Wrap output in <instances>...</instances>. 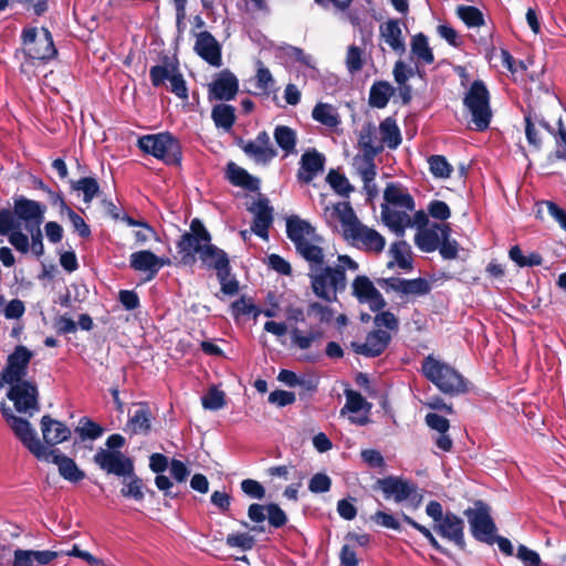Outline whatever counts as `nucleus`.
<instances>
[{"instance_id": "f257e3e1", "label": "nucleus", "mask_w": 566, "mask_h": 566, "mask_svg": "<svg viewBox=\"0 0 566 566\" xmlns=\"http://www.w3.org/2000/svg\"><path fill=\"white\" fill-rule=\"evenodd\" d=\"M286 235L310 264L308 279L314 295L326 303L337 302L338 294L347 287L346 273L344 266L324 265V250L318 245L323 238L316 229L307 220L292 214L286 219Z\"/></svg>"}, {"instance_id": "f03ea898", "label": "nucleus", "mask_w": 566, "mask_h": 566, "mask_svg": "<svg viewBox=\"0 0 566 566\" xmlns=\"http://www.w3.org/2000/svg\"><path fill=\"white\" fill-rule=\"evenodd\" d=\"M94 463L107 474H113L122 478L123 486L120 495L126 499H133L142 502L145 497L144 489L151 496L155 492L145 486L142 478L135 472L134 461L122 452H107L99 449L93 457Z\"/></svg>"}, {"instance_id": "7ed1b4c3", "label": "nucleus", "mask_w": 566, "mask_h": 566, "mask_svg": "<svg viewBox=\"0 0 566 566\" xmlns=\"http://www.w3.org/2000/svg\"><path fill=\"white\" fill-rule=\"evenodd\" d=\"M421 373L444 395L454 397L468 391V381L452 366L429 355L421 363Z\"/></svg>"}, {"instance_id": "20e7f679", "label": "nucleus", "mask_w": 566, "mask_h": 566, "mask_svg": "<svg viewBox=\"0 0 566 566\" xmlns=\"http://www.w3.org/2000/svg\"><path fill=\"white\" fill-rule=\"evenodd\" d=\"M138 148L161 160L166 166L181 167L182 147L179 139L169 132L143 135L137 140Z\"/></svg>"}, {"instance_id": "39448f33", "label": "nucleus", "mask_w": 566, "mask_h": 566, "mask_svg": "<svg viewBox=\"0 0 566 566\" xmlns=\"http://www.w3.org/2000/svg\"><path fill=\"white\" fill-rule=\"evenodd\" d=\"M138 148L161 160L166 166L181 167L182 147L179 139L169 132L143 135L137 140Z\"/></svg>"}, {"instance_id": "423d86ee", "label": "nucleus", "mask_w": 566, "mask_h": 566, "mask_svg": "<svg viewBox=\"0 0 566 566\" xmlns=\"http://www.w3.org/2000/svg\"><path fill=\"white\" fill-rule=\"evenodd\" d=\"M199 259L207 269L216 270L223 294L232 296L239 292V281L234 276L230 277L231 265L226 251L209 242L203 244Z\"/></svg>"}, {"instance_id": "0eeeda50", "label": "nucleus", "mask_w": 566, "mask_h": 566, "mask_svg": "<svg viewBox=\"0 0 566 566\" xmlns=\"http://www.w3.org/2000/svg\"><path fill=\"white\" fill-rule=\"evenodd\" d=\"M490 98V92L481 80L473 81L464 95L463 105L470 112L471 122L478 132H484L490 127L493 115Z\"/></svg>"}, {"instance_id": "6e6552de", "label": "nucleus", "mask_w": 566, "mask_h": 566, "mask_svg": "<svg viewBox=\"0 0 566 566\" xmlns=\"http://www.w3.org/2000/svg\"><path fill=\"white\" fill-rule=\"evenodd\" d=\"M212 237L203 222L195 218L190 222V231L180 235L176 242V249L180 256L179 263L182 265H193L197 255L203 250V244L211 242Z\"/></svg>"}, {"instance_id": "1a4fd4ad", "label": "nucleus", "mask_w": 566, "mask_h": 566, "mask_svg": "<svg viewBox=\"0 0 566 566\" xmlns=\"http://www.w3.org/2000/svg\"><path fill=\"white\" fill-rule=\"evenodd\" d=\"M21 40L24 55L29 60L48 61L57 53L53 36L46 28H42L41 33L34 27L25 28L22 31Z\"/></svg>"}, {"instance_id": "9d476101", "label": "nucleus", "mask_w": 566, "mask_h": 566, "mask_svg": "<svg viewBox=\"0 0 566 566\" xmlns=\"http://www.w3.org/2000/svg\"><path fill=\"white\" fill-rule=\"evenodd\" d=\"M463 514L468 518L472 536L481 543L493 545L496 525L490 514V506L478 500L474 507L465 509Z\"/></svg>"}, {"instance_id": "9b49d317", "label": "nucleus", "mask_w": 566, "mask_h": 566, "mask_svg": "<svg viewBox=\"0 0 566 566\" xmlns=\"http://www.w3.org/2000/svg\"><path fill=\"white\" fill-rule=\"evenodd\" d=\"M163 64L150 67L149 78L154 87L163 86L166 81L170 83V92L181 99L188 98V88L184 75L179 70L177 61H172L169 56L163 57Z\"/></svg>"}, {"instance_id": "f8f14e48", "label": "nucleus", "mask_w": 566, "mask_h": 566, "mask_svg": "<svg viewBox=\"0 0 566 566\" xmlns=\"http://www.w3.org/2000/svg\"><path fill=\"white\" fill-rule=\"evenodd\" d=\"M41 452L34 455L40 461L52 462L57 467L60 475L71 482L78 483L85 478V472L78 468L76 462L61 453L56 448H48L40 441Z\"/></svg>"}, {"instance_id": "ddd939ff", "label": "nucleus", "mask_w": 566, "mask_h": 566, "mask_svg": "<svg viewBox=\"0 0 566 566\" xmlns=\"http://www.w3.org/2000/svg\"><path fill=\"white\" fill-rule=\"evenodd\" d=\"M9 385L7 397L13 401L18 412L32 413V411L39 410V390L33 381L21 380Z\"/></svg>"}, {"instance_id": "4468645a", "label": "nucleus", "mask_w": 566, "mask_h": 566, "mask_svg": "<svg viewBox=\"0 0 566 566\" xmlns=\"http://www.w3.org/2000/svg\"><path fill=\"white\" fill-rule=\"evenodd\" d=\"M376 283L387 292L394 291L405 296H423L431 291V284L424 277H380L376 279Z\"/></svg>"}, {"instance_id": "2eb2a0df", "label": "nucleus", "mask_w": 566, "mask_h": 566, "mask_svg": "<svg viewBox=\"0 0 566 566\" xmlns=\"http://www.w3.org/2000/svg\"><path fill=\"white\" fill-rule=\"evenodd\" d=\"M32 352L23 345H18L14 350L8 356L7 364L2 368L3 380L7 384H14L17 381L25 380L28 367L32 359Z\"/></svg>"}, {"instance_id": "dca6fc26", "label": "nucleus", "mask_w": 566, "mask_h": 566, "mask_svg": "<svg viewBox=\"0 0 566 566\" xmlns=\"http://www.w3.org/2000/svg\"><path fill=\"white\" fill-rule=\"evenodd\" d=\"M1 413L12 429L14 436L33 455H38V453L41 452L40 440L36 438L31 423L27 419L13 415L9 407L3 409Z\"/></svg>"}, {"instance_id": "f3484780", "label": "nucleus", "mask_w": 566, "mask_h": 566, "mask_svg": "<svg viewBox=\"0 0 566 566\" xmlns=\"http://www.w3.org/2000/svg\"><path fill=\"white\" fill-rule=\"evenodd\" d=\"M239 92V80L229 69L216 74L212 82L208 84L209 101L229 102L235 98Z\"/></svg>"}, {"instance_id": "a211bd4d", "label": "nucleus", "mask_w": 566, "mask_h": 566, "mask_svg": "<svg viewBox=\"0 0 566 566\" xmlns=\"http://www.w3.org/2000/svg\"><path fill=\"white\" fill-rule=\"evenodd\" d=\"M352 294L359 303H367L371 312L381 311L387 306L382 294L366 275H357L353 280Z\"/></svg>"}, {"instance_id": "6ab92c4d", "label": "nucleus", "mask_w": 566, "mask_h": 566, "mask_svg": "<svg viewBox=\"0 0 566 566\" xmlns=\"http://www.w3.org/2000/svg\"><path fill=\"white\" fill-rule=\"evenodd\" d=\"M248 211L253 213V222L251 230L259 238L266 240L269 238V229L273 223V208L270 206V200L260 195L258 200L252 202Z\"/></svg>"}, {"instance_id": "aec40b11", "label": "nucleus", "mask_w": 566, "mask_h": 566, "mask_svg": "<svg viewBox=\"0 0 566 566\" xmlns=\"http://www.w3.org/2000/svg\"><path fill=\"white\" fill-rule=\"evenodd\" d=\"M390 342L391 335L387 331L376 328L367 334L365 343L352 342L350 347L355 354L374 358L380 356Z\"/></svg>"}, {"instance_id": "412c9836", "label": "nucleus", "mask_w": 566, "mask_h": 566, "mask_svg": "<svg viewBox=\"0 0 566 566\" xmlns=\"http://www.w3.org/2000/svg\"><path fill=\"white\" fill-rule=\"evenodd\" d=\"M45 210L42 203L23 196L13 199V213L18 220L25 223V229L34 224L41 226Z\"/></svg>"}, {"instance_id": "4be33fe9", "label": "nucleus", "mask_w": 566, "mask_h": 566, "mask_svg": "<svg viewBox=\"0 0 566 566\" xmlns=\"http://www.w3.org/2000/svg\"><path fill=\"white\" fill-rule=\"evenodd\" d=\"M238 145L245 155L258 163H268L276 156V151L271 145L270 136L265 130L260 132L255 140L245 142L240 138Z\"/></svg>"}, {"instance_id": "5701e85b", "label": "nucleus", "mask_w": 566, "mask_h": 566, "mask_svg": "<svg viewBox=\"0 0 566 566\" xmlns=\"http://www.w3.org/2000/svg\"><path fill=\"white\" fill-rule=\"evenodd\" d=\"M325 156L315 148L306 150L300 159L296 178L301 184H310L325 168Z\"/></svg>"}, {"instance_id": "b1692460", "label": "nucleus", "mask_w": 566, "mask_h": 566, "mask_svg": "<svg viewBox=\"0 0 566 566\" xmlns=\"http://www.w3.org/2000/svg\"><path fill=\"white\" fill-rule=\"evenodd\" d=\"M374 488L380 489L385 499L388 500L392 497L395 502L401 503L412 494L413 483L403 480L400 476L389 475L378 479Z\"/></svg>"}, {"instance_id": "393cba45", "label": "nucleus", "mask_w": 566, "mask_h": 566, "mask_svg": "<svg viewBox=\"0 0 566 566\" xmlns=\"http://www.w3.org/2000/svg\"><path fill=\"white\" fill-rule=\"evenodd\" d=\"M436 532L452 542L459 549H465L464 522L452 512H447L444 520L434 526Z\"/></svg>"}, {"instance_id": "a878e982", "label": "nucleus", "mask_w": 566, "mask_h": 566, "mask_svg": "<svg viewBox=\"0 0 566 566\" xmlns=\"http://www.w3.org/2000/svg\"><path fill=\"white\" fill-rule=\"evenodd\" d=\"M193 49L196 53L210 65L216 67L221 66V45L209 31H201L198 33Z\"/></svg>"}, {"instance_id": "bb28decb", "label": "nucleus", "mask_w": 566, "mask_h": 566, "mask_svg": "<svg viewBox=\"0 0 566 566\" xmlns=\"http://www.w3.org/2000/svg\"><path fill=\"white\" fill-rule=\"evenodd\" d=\"M40 423L44 446L48 448H54L56 444L63 443L71 438V429L62 421L53 419L50 415H44Z\"/></svg>"}, {"instance_id": "cd10ccee", "label": "nucleus", "mask_w": 566, "mask_h": 566, "mask_svg": "<svg viewBox=\"0 0 566 566\" xmlns=\"http://www.w3.org/2000/svg\"><path fill=\"white\" fill-rule=\"evenodd\" d=\"M346 240H352L353 244L364 249L365 251H373L380 253L386 245L385 238L375 229L360 224L352 233H348Z\"/></svg>"}, {"instance_id": "c85d7f7f", "label": "nucleus", "mask_w": 566, "mask_h": 566, "mask_svg": "<svg viewBox=\"0 0 566 566\" xmlns=\"http://www.w3.org/2000/svg\"><path fill=\"white\" fill-rule=\"evenodd\" d=\"M60 553L54 551H32L18 548L13 553L12 566H45Z\"/></svg>"}, {"instance_id": "c756f323", "label": "nucleus", "mask_w": 566, "mask_h": 566, "mask_svg": "<svg viewBox=\"0 0 566 566\" xmlns=\"http://www.w3.org/2000/svg\"><path fill=\"white\" fill-rule=\"evenodd\" d=\"M408 212L405 209L398 211L388 205H381V219L397 237H403L406 229L411 227V218Z\"/></svg>"}, {"instance_id": "7c9ffc66", "label": "nucleus", "mask_w": 566, "mask_h": 566, "mask_svg": "<svg viewBox=\"0 0 566 566\" xmlns=\"http://www.w3.org/2000/svg\"><path fill=\"white\" fill-rule=\"evenodd\" d=\"M384 205H388L391 208H401L405 209L406 211L415 210V200L412 196L408 191H406L399 184H387L384 190Z\"/></svg>"}, {"instance_id": "2f4dec72", "label": "nucleus", "mask_w": 566, "mask_h": 566, "mask_svg": "<svg viewBox=\"0 0 566 566\" xmlns=\"http://www.w3.org/2000/svg\"><path fill=\"white\" fill-rule=\"evenodd\" d=\"M377 140V130L376 126L373 123H366L360 132L358 137V146L363 150L364 158L370 159L371 156H377L384 150V145L381 143H376Z\"/></svg>"}, {"instance_id": "473e14b6", "label": "nucleus", "mask_w": 566, "mask_h": 566, "mask_svg": "<svg viewBox=\"0 0 566 566\" xmlns=\"http://www.w3.org/2000/svg\"><path fill=\"white\" fill-rule=\"evenodd\" d=\"M380 36L398 54L406 51L400 22L397 19H389L380 25Z\"/></svg>"}, {"instance_id": "72a5a7b5", "label": "nucleus", "mask_w": 566, "mask_h": 566, "mask_svg": "<svg viewBox=\"0 0 566 566\" xmlns=\"http://www.w3.org/2000/svg\"><path fill=\"white\" fill-rule=\"evenodd\" d=\"M227 178L233 186L249 191H256L260 187L258 178L251 176L245 169L232 161L227 165Z\"/></svg>"}, {"instance_id": "f704fd0d", "label": "nucleus", "mask_w": 566, "mask_h": 566, "mask_svg": "<svg viewBox=\"0 0 566 566\" xmlns=\"http://www.w3.org/2000/svg\"><path fill=\"white\" fill-rule=\"evenodd\" d=\"M334 214L343 226L344 238H348V233H352L361 223L359 222L352 205L349 201L337 202L333 207Z\"/></svg>"}, {"instance_id": "c9c22d12", "label": "nucleus", "mask_w": 566, "mask_h": 566, "mask_svg": "<svg viewBox=\"0 0 566 566\" xmlns=\"http://www.w3.org/2000/svg\"><path fill=\"white\" fill-rule=\"evenodd\" d=\"M157 255L150 250H140L130 254L129 265L133 270L147 272V280L156 277Z\"/></svg>"}, {"instance_id": "e433bc0d", "label": "nucleus", "mask_w": 566, "mask_h": 566, "mask_svg": "<svg viewBox=\"0 0 566 566\" xmlns=\"http://www.w3.org/2000/svg\"><path fill=\"white\" fill-rule=\"evenodd\" d=\"M437 223H433L430 228L420 229L415 235V244L422 252L430 253L434 252L441 241V232L439 228H436Z\"/></svg>"}, {"instance_id": "4c0bfd02", "label": "nucleus", "mask_w": 566, "mask_h": 566, "mask_svg": "<svg viewBox=\"0 0 566 566\" xmlns=\"http://www.w3.org/2000/svg\"><path fill=\"white\" fill-rule=\"evenodd\" d=\"M153 415L147 402H139L138 409L129 417L127 424L132 427L133 433L148 434L151 430Z\"/></svg>"}, {"instance_id": "58836bf2", "label": "nucleus", "mask_w": 566, "mask_h": 566, "mask_svg": "<svg viewBox=\"0 0 566 566\" xmlns=\"http://www.w3.org/2000/svg\"><path fill=\"white\" fill-rule=\"evenodd\" d=\"M380 140L389 149H396L401 144V134L397 122L392 117H386L379 124Z\"/></svg>"}, {"instance_id": "ea45409f", "label": "nucleus", "mask_w": 566, "mask_h": 566, "mask_svg": "<svg viewBox=\"0 0 566 566\" xmlns=\"http://www.w3.org/2000/svg\"><path fill=\"white\" fill-rule=\"evenodd\" d=\"M390 253L394 261H389L387 266L389 269L397 264L400 269L411 271L413 269L410 245L403 241H396L390 247Z\"/></svg>"}, {"instance_id": "a19ab883", "label": "nucleus", "mask_w": 566, "mask_h": 566, "mask_svg": "<svg viewBox=\"0 0 566 566\" xmlns=\"http://www.w3.org/2000/svg\"><path fill=\"white\" fill-rule=\"evenodd\" d=\"M211 118L217 128H222L226 132H229L232 129L237 119L235 108L230 104H217L212 107Z\"/></svg>"}, {"instance_id": "79ce46f5", "label": "nucleus", "mask_w": 566, "mask_h": 566, "mask_svg": "<svg viewBox=\"0 0 566 566\" xmlns=\"http://www.w3.org/2000/svg\"><path fill=\"white\" fill-rule=\"evenodd\" d=\"M441 232V241L439 245V253L444 260H454L459 254V243L455 239H451V227L449 223L436 224Z\"/></svg>"}, {"instance_id": "37998d69", "label": "nucleus", "mask_w": 566, "mask_h": 566, "mask_svg": "<svg viewBox=\"0 0 566 566\" xmlns=\"http://www.w3.org/2000/svg\"><path fill=\"white\" fill-rule=\"evenodd\" d=\"M394 94V87L386 81H376L369 91L368 103L375 108H385Z\"/></svg>"}, {"instance_id": "c03bdc74", "label": "nucleus", "mask_w": 566, "mask_h": 566, "mask_svg": "<svg viewBox=\"0 0 566 566\" xmlns=\"http://www.w3.org/2000/svg\"><path fill=\"white\" fill-rule=\"evenodd\" d=\"M274 140L277 146L285 151L286 155L295 151L296 147V132L285 125H277L273 132Z\"/></svg>"}, {"instance_id": "a18cd8bd", "label": "nucleus", "mask_w": 566, "mask_h": 566, "mask_svg": "<svg viewBox=\"0 0 566 566\" xmlns=\"http://www.w3.org/2000/svg\"><path fill=\"white\" fill-rule=\"evenodd\" d=\"M524 130L530 147L535 151H539L543 146V140L536 125V114H533L532 111L524 113Z\"/></svg>"}, {"instance_id": "49530a36", "label": "nucleus", "mask_w": 566, "mask_h": 566, "mask_svg": "<svg viewBox=\"0 0 566 566\" xmlns=\"http://www.w3.org/2000/svg\"><path fill=\"white\" fill-rule=\"evenodd\" d=\"M544 208L547 213L566 231V210L559 207L554 201L543 200L536 205L535 217L538 220H544Z\"/></svg>"}, {"instance_id": "de8ad7c7", "label": "nucleus", "mask_w": 566, "mask_h": 566, "mask_svg": "<svg viewBox=\"0 0 566 566\" xmlns=\"http://www.w3.org/2000/svg\"><path fill=\"white\" fill-rule=\"evenodd\" d=\"M312 117L314 120L331 128L338 126L340 123L335 108L327 103H317L312 111Z\"/></svg>"}, {"instance_id": "09e8293b", "label": "nucleus", "mask_w": 566, "mask_h": 566, "mask_svg": "<svg viewBox=\"0 0 566 566\" xmlns=\"http://www.w3.org/2000/svg\"><path fill=\"white\" fill-rule=\"evenodd\" d=\"M411 53L417 56L418 60L426 64H432L434 62V55L429 46L428 36L422 32L417 33L411 39Z\"/></svg>"}, {"instance_id": "8fccbe9b", "label": "nucleus", "mask_w": 566, "mask_h": 566, "mask_svg": "<svg viewBox=\"0 0 566 566\" xmlns=\"http://www.w3.org/2000/svg\"><path fill=\"white\" fill-rule=\"evenodd\" d=\"M256 65L254 83V87L258 90L256 94L269 95L274 90L275 81L270 70L261 61H258Z\"/></svg>"}, {"instance_id": "3c124183", "label": "nucleus", "mask_w": 566, "mask_h": 566, "mask_svg": "<svg viewBox=\"0 0 566 566\" xmlns=\"http://www.w3.org/2000/svg\"><path fill=\"white\" fill-rule=\"evenodd\" d=\"M74 431L80 436L82 441L96 440L104 433V428L90 417L84 416L80 418L78 426Z\"/></svg>"}, {"instance_id": "603ef678", "label": "nucleus", "mask_w": 566, "mask_h": 566, "mask_svg": "<svg viewBox=\"0 0 566 566\" xmlns=\"http://www.w3.org/2000/svg\"><path fill=\"white\" fill-rule=\"evenodd\" d=\"M457 14L468 28H479L485 23L483 12L474 6L460 4Z\"/></svg>"}, {"instance_id": "864d4df0", "label": "nucleus", "mask_w": 566, "mask_h": 566, "mask_svg": "<svg viewBox=\"0 0 566 566\" xmlns=\"http://www.w3.org/2000/svg\"><path fill=\"white\" fill-rule=\"evenodd\" d=\"M72 189L83 192L84 202H91L95 197L101 193L99 185L93 177H83L76 181H72Z\"/></svg>"}, {"instance_id": "5fc2aeb1", "label": "nucleus", "mask_w": 566, "mask_h": 566, "mask_svg": "<svg viewBox=\"0 0 566 566\" xmlns=\"http://www.w3.org/2000/svg\"><path fill=\"white\" fill-rule=\"evenodd\" d=\"M290 333L292 343L303 350L308 349L315 340L323 337V331L319 328L311 329L306 335H304L298 327H292Z\"/></svg>"}, {"instance_id": "6e6d98bb", "label": "nucleus", "mask_w": 566, "mask_h": 566, "mask_svg": "<svg viewBox=\"0 0 566 566\" xmlns=\"http://www.w3.org/2000/svg\"><path fill=\"white\" fill-rule=\"evenodd\" d=\"M290 333L292 343L303 350L308 349L315 340L323 337V331L319 328L311 329L306 335H304L298 327H292Z\"/></svg>"}, {"instance_id": "4d7b16f0", "label": "nucleus", "mask_w": 566, "mask_h": 566, "mask_svg": "<svg viewBox=\"0 0 566 566\" xmlns=\"http://www.w3.org/2000/svg\"><path fill=\"white\" fill-rule=\"evenodd\" d=\"M326 181L333 188L335 192L340 196L348 197L354 187L350 185L345 175L340 174L335 169H331L326 176Z\"/></svg>"}, {"instance_id": "13d9d810", "label": "nucleus", "mask_w": 566, "mask_h": 566, "mask_svg": "<svg viewBox=\"0 0 566 566\" xmlns=\"http://www.w3.org/2000/svg\"><path fill=\"white\" fill-rule=\"evenodd\" d=\"M430 172L437 178H449L453 171L452 166L442 155H431L428 158Z\"/></svg>"}, {"instance_id": "bf43d9fd", "label": "nucleus", "mask_w": 566, "mask_h": 566, "mask_svg": "<svg viewBox=\"0 0 566 566\" xmlns=\"http://www.w3.org/2000/svg\"><path fill=\"white\" fill-rule=\"evenodd\" d=\"M365 64L364 50L352 44L347 49L346 67L350 74H355L363 70Z\"/></svg>"}, {"instance_id": "052dcab7", "label": "nucleus", "mask_w": 566, "mask_h": 566, "mask_svg": "<svg viewBox=\"0 0 566 566\" xmlns=\"http://www.w3.org/2000/svg\"><path fill=\"white\" fill-rule=\"evenodd\" d=\"M401 518L405 523H407L408 525H410L411 527L417 530L419 533H421L433 549H436L437 552L443 553V554L446 553L444 548L439 544V542L432 535V533L429 528L419 524L417 521H415L412 517H410L409 515H407L405 513L401 514Z\"/></svg>"}, {"instance_id": "680f3d73", "label": "nucleus", "mask_w": 566, "mask_h": 566, "mask_svg": "<svg viewBox=\"0 0 566 566\" xmlns=\"http://www.w3.org/2000/svg\"><path fill=\"white\" fill-rule=\"evenodd\" d=\"M202 406L208 410H219L226 405V395L222 390L214 387L209 389L208 394L201 399Z\"/></svg>"}, {"instance_id": "e2e57ef3", "label": "nucleus", "mask_w": 566, "mask_h": 566, "mask_svg": "<svg viewBox=\"0 0 566 566\" xmlns=\"http://www.w3.org/2000/svg\"><path fill=\"white\" fill-rule=\"evenodd\" d=\"M226 543L229 547H239L245 552L254 547L255 539L248 533H232L227 536Z\"/></svg>"}, {"instance_id": "0e129e2a", "label": "nucleus", "mask_w": 566, "mask_h": 566, "mask_svg": "<svg viewBox=\"0 0 566 566\" xmlns=\"http://www.w3.org/2000/svg\"><path fill=\"white\" fill-rule=\"evenodd\" d=\"M346 405L345 408L350 412H359L363 409L369 410L370 403L361 396L360 392L348 389L345 391Z\"/></svg>"}, {"instance_id": "69168bd1", "label": "nucleus", "mask_w": 566, "mask_h": 566, "mask_svg": "<svg viewBox=\"0 0 566 566\" xmlns=\"http://www.w3.org/2000/svg\"><path fill=\"white\" fill-rule=\"evenodd\" d=\"M374 324L377 328L386 327L389 331L399 329V319L390 311H378L375 312Z\"/></svg>"}, {"instance_id": "338daca9", "label": "nucleus", "mask_w": 566, "mask_h": 566, "mask_svg": "<svg viewBox=\"0 0 566 566\" xmlns=\"http://www.w3.org/2000/svg\"><path fill=\"white\" fill-rule=\"evenodd\" d=\"M20 228V222L15 220V214L10 209H0V235H9L11 231Z\"/></svg>"}, {"instance_id": "774afa93", "label": "nucleus", "mask_w": 566, "mask_h": 566, "mask_svg": "<svg viewBox=\"0 0 566 566\" xmlns=\"http://www.w3.org/2000/svg\"><path fill=\"white\" fill-rule=\"evenodd\" d=\"M557 129L553 134L555 139V157L558 159H565L566 160V128L563 125L562 119L557 122Z\"/></svg>"}]
</instances>
